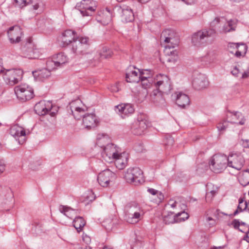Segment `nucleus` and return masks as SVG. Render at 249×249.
I'll use <instances>...</instances> for the list:
<instances>
[{
	"instance_id": "1",
	"label": "nucleus",
	"mask_w": 249,
	"mask_h": 249,
	"mask_svg": "<svg viewBox=\"0 0 249 249\" xmlns=\"http://www.w3.org/2000/svg\"><path fill=\"white\" fill-rule=\"evenodd\" d=\"M160 39L161 44L164 46L165 53L169 56H172L173 61L177 60L178 52L174 50V48L178 46L179 39L175 31L171 29L164 30L161 34Z\"/></svg>"
},
{
	"instance_id": "2",
	"label": "nucleus",
	"mask_w": 249,
	"mask_h": 249,
	"mask_svg": "<svg viewBox=\"0 0 249 249\" xmlns=\"http://www.w3.org/2000/svg\"><path fill=\"white\" fill-rule=\"evenodd\" d=\"M215 36V30L211 28L202 29L192 35V42L195 46L206 45L211 43Z\"/></svg>"
},
{
	"instance_id": "3",
	"label": "nucleus",
	"mask_w": 249,
	"mask_h": 249,
	"mask_svg": "<svg viewBox=\"0 0 249 249\" xmlns=\"http://www.w3.org/2000/svg\"><path fill=\"white\" fill-rule=\"evenodd\" d=\"M90 42L88 37H78L72 44L71 50L76 55L91 54Z\"/></svg>"
},
{
	"instance_id": "4",
	"label": "nucleus",
	"mask_w": 249,
	"mask_h": 249,
	"mask_svg": "<svg viewBox=\"0 0 249 249\" xmlns=\"http://www.w3.org/2000/svg\"><path fill=\"white\" fill-rule=\"evenodd\" d=\"M124 178L127 182L135 186L139 185L144 182L143 172L139 167L127 169Z\"/></svg>"
},
{
	"instance_id": "5",
	"label": "nucleus",
	"mask_w": 249,
	"mask_h": 249,
	"mask_svg": "<svg viewBox=\"0 0 249 249\" xmlns=\"http://www.w3.org/2000/svg\"><path fill=\"white\" fill-rule=\"evenodd\" d=\"M149 124L148 116L143 113L138 115L137 119L132 124V133L136 135H141L144 133Z\"/></svg>"
},
{
	"instance_id": "6",
	"label": "nucleus",
	"mask_w": 249,
	"mask_h": 249,
	"mask_svg": "<svg viewBox=\"0 0 249 249\" xmlns=\"http://www.w3.org/2000/svg\"><path fill=\"white\" fill-rule=\"evenodd\" d=\"M209 165L213 172L221 173L228 166L227 157L224 155L215 154L211 159Z\"/></svg>"
},
{
	"instance_id": "7",
	"label": "nucleus",
	"mask_w": 249,
	"mask_h": 249,
	"mask_svg": "<svg viewBox=\"0 0 249 249\" xmlns=\"http://www.w3.org/2000/svg\"><path fill=\"white\" fill-rule=\"evenodd\" d=\"M23 74V71L21 69H8L3 73V78L7 84L13 86L21 80Z\"/></svg>"
},
{
	"instance_id": "8",
	"label": "nucleus",
	"mask_w": 249,
	"mask_h": 249,
	"mask_svg": "<svg viewBox=\"0 0 249 249\" xmlns=\"http://www.w3.org/2000/svg\"><path fill=\"white\" fill-rule=\"evenodd\" d=\"M154 86L157 89L166 93L172 89L171 80L166 75L160 74L157 75L154 79Z\"/></svg>"
},
{
	"instance_id": "9",
	"label": "nucleus",
	"mask_w": 249,
	"mask_h": 249,
	"mask_svg": "<svg viewBox=\"0 0 249 249\" xmlns=\"http://www.w3.org/2000/svg\"><path fill=\"white\" fill-rule=\"evenodd\" d=\"M14 90L18 98L24 102L31 99L34 96L33 89L25 84L16 86Z\"/></svg>"
},
{
	"instance_id": "10",
	"label": "nucleus",
	"mask_w": 249,
	"mask_h": 249,
	"mask_svg": "<svg viewBox=\"0 0 249 249\" xmlns=\"http://www.w3.org/2000/svg\"><path fill=\"white\" fill-rule=\"evenodd\" d=\"M120 153V149L113 143H109L104 148L102 158L107 162H113L114 158Z\"/></svg>"
},
{
	"instance_id": "11",
	"label": "nucleus",
	"mask_w": 249,
	"mask_h": 249,
	"mask_svg": "<svg viewBox=\"0 0 249 249\" xmlns=\"http://www.w3.org/2000/svg\"><path fill=\"white\" fill-rule=\"evenodd\" d=\"M83 16H91L96 10V3L94 0H83L76 5Z\"/></svg>"
},
{
	"instance_id": "12",
	"label": "nucleus",
	"mask_w": 249,
	"mask_h": 249,
	"mask_svg": "<svg viewBox=\"0 0 249 249\" xmlns=\"http://www.w3.org/2000/svg\"><path fill=\"white\" fill-rule=\"evenodd\" d=\"M137 205L135 204L134 207L127 205L125 207V219L130 224H136L141 219V214L140 212L135 211L134 209H139Z\"/></svg>"
},
{
	"instance_id": "13",
	"label": "nucleus",
	"mask_w": 249,
	"mask_h": 249,
	"mask_svg": "<svg viewBox=\"0 0 249 249\" xmlns=\"http://www.w3.org/2000/svg\"><path fill=\"white\" fill-rule=\"evenodd\" d=\"M228 165L229 167L240 170L245 163V160L240 153H231L227 157Z\"/></svg>"
},
{
	"instance_id": "14",
	"label": "nucleus",
	"mask_w": 249,
	"mask_h": 249,
	"mask_svg": "<svg viewBox=\"0 0 249 249\" xmlns=\"http://www.w3.org/2000/svg\"><path fill=\"white\" fill-rule=\"evenodd\" d=\"M116 178V175L114 173L109 169H106L98 174L97 180L101 186L106 187L109 185L110 182L114 181Z\"/></svg>"
},
{
	"instance_id": "15",
	"label": "nucleus",
	"mask_w": 249,
	"mask_h": 249,
	"mask_svg": "<svg viewBox=\"0 0 249 249\" xmlns=\"http://www.w3.org/2000/svg\"><path fill=\"white\" fill-rule=\"evenodd\" d=\"M83 124L85 127L88 129H94L100 123L98 118L93 113H87L83 115Z\"/></svg>"
},
{
	"instance_id": "16",
	"label": "nucleus",
	"mask_w": 249,
	"mask_h": 249,
	"mask_svg": "<svg viewBox=\"0 0 249 249\" xmlns=\"http://www.w3.org/2000/svg\"><path fill=\"white\" fill-rule=\"evenodd\" d=\"M8 36L11 43H18L23 35L21 28L18 25L11 27L7 31Z\"/></svg>"
},
{
	"instance_id": "17",
	"label": "nucleus",
	"mask_w": 249,
	"mask_h": 249,
	"mask_svg": "<svg viewBox=\"0 0 249 249\" xmlns=\"http://www.w3.org/2000/svg\"><path fill=\"white\" fill-rule=\"evenodd\" d=\"M10 134L14 137L19 144H22L25 141V131L18 124L12 126L10 129Z\"/></svg>"
},
{
	"instance_id": "18",
	"label": "nucleus",
	"mask_w": 249,
	"mask_h": 249,
	"mask_svg": "<svg viewBox=\"0 0 249 249\" xmlns=\"http://www.w3.org/2000/svg\"><path fill=\"white\" fill-rule=\"evenodd\" d=\"M227 119L228 122L232 124H237L240 125H243L246 121L243 114L238 111H227Z\"/></svg>"
},
{
	"instance_id": "19",
	"label": "nucleus",
	"mask_w": 249,
	"mask_h": 249,
	"mask_svg": "<svg viewBox=\"0 0 249 249\" xmlns=\"http://www.w3.org/2000/svg\"><path fill=\"white\" fill-rule=\"evenodd\" d=\"M76 33L71 30L65 31L62 35L61 42L63 47H66L75 41L78 38Z\"/></svg>"
},
{
	"instance_id": "20",
	"label": "nucleus",
	"mask_w": 249,
	"mask_h": 249,
	"mask_svg": "<svg viewBox=\"0 0 249 249\" xmlns=\"http://www.w3.org/2000/svg\"><path fill=\"white\" fill-rule=\"evenodd\" d=\"M192 85L196 89L201 90L207 87L209 82L205 75L199 74L194 78Z\"/></svg>"
},
{
	"instance_id": "21",
	"label": "nucleus",
	"mask_w": 249,
	"mask_h": 249,
	"mask_svg": "<svg viewBox=\"0 0 249 249\" xmlns=\"http://www.w3.org/2000/svg\"><path fill=\"white\" fill-rule=\"evenodd\" d=\"M175 95H176V103L178 107L184 108L189 106L190 100L188 95L181 92H176L175 93Z\"/></svg>"
},
{
	"instance_id": "22",
	"label": "nucleus",
	"mask_w": 249,
	"mask_h": 249,
	"mask_svg": "<svg viewBox=\"0 0 249 249\" xmlns=\"http://www.w3.org/2000/svg\"><path fill=\"white\" fill-rule=\"evenodd\" d=\"M32 74L36 81H44L51 75V72L48 69L43 68L33 71Z\"/></svg>"
},
{
	"instance_id": "23",
	"label": "nucleus",
	"mask_w": 249,
	"mask_h": 249,
	"mask_svg": "<svg viewBox=\"0 0 249 249\" xmlns=\"http://www.w3.org/2000/svg\"><path fill=\"white\" fill-rule=\"evenodd\" d=\"M115 107L118 110V112L122 115L123 118L133 114L135 110L133 106L130 104H122L115 106Z\"/></svg>"
},
{
	"instance_id": "24",
	"label": "nucleus",
	"mask_w": 249,
	"mask_h": 249,
	"mask_svg": "<svg viewBox=\"0 0 249 249\" xmlns=\"http://www.w3.org/2000/svg\"><path fill=\"white\" fill-rule=\"evenodd\" d=\"M114 158V162L117 168L119 170L124 169L127 164L128 157L125 153H120Z\"/></svg>"
},
{
	"instance_id": "25",
	"label": "nucleus",
	"mask_w": 249,
	"mask_h": 249,
	"mask_svg": "<svg viewBox=\"0 0 249 249\" xmlns=\"http://www.w3.org/2000/svg\"><path fill=\"white\" fill-rule=\"evenodd\" d=\"M79 103V101H75L70 104L71 113L74 118L77 120H80L82 114L85 111L84 108L77 106V104Z\"/></svg>"
},
{
	"instance_id": "26",
	"label": "nucleus",
	"mask_w": 249,
	"mask_h": 249,
	"mask_svg": "<svg viewBox=\"0 0 249 249\" xmlns=\"http://www.w3.org/2000/svg\"><path fill=\"white\" fill-rule=\"evenodd\" d=\"M229 48H235L237 49L235 55L237 57L245 55L247 51L248 47L245 43H231L229 44Z\"/></svg>"
},
{
	"instance_id": "27",
	"label": "nucleus",
	"mask_w": 249,
	"mask_h": 249,
	"mask_svg": "<svg viewBox=\"0 0 249 249\" xmlns=\"http://www.w3.org/2000/svg\"><path fill=\"white\" fill-rule=\"evenodd\" d=\"M162 92L158 89H154L150 94L151 101L156 105H164L165 100L162 95Z\"/></svg>"
},
{
	"instance_id": "28",
	"label": "nucleus",
	"mask_w": 249,
	"mask_h": 249,
	"mask_svg": "<svg viewBox=\"0 0 249 249\" xmlns=\"http://www.w3.org/2000/svg\"><path fill=\"white\" fill-rule=\"evenodd\" d=\"M144 73H139V71L135 70H131L127 72L125 74V78L127 82L138 83L140 81L141 77Z\"/></svg>"
},
{
	"instance_id": "29",
	"label": "nucleus",
	"mask_w": 249,
	"mask_h": 249,
	"mask_svg": "<svg viewBox=\"0 0 249 249\" xmlns=\"http://www.w3.org/2000/svg\"><path fill=\"white\" fill-rule=\"evenodd\" d=\"M50 107L46 105V103L45 101H41L36 103L34 107V110L35 112L38 115H45L49 111H50Z\"/></svg>"
},
{
	"instance_id": "30",
	"label": "nucleus",
	"mask_w": 249,
	"mask_h": 249,
	"mask_svg": "<svg viewBox=\"0 0 249 249\" xmlns=\"http://www.w3.org/2000/svg\"><path fill=\"white\" fill-rule=\"evenodd\" d=\"M21 55L23 57L28 58L29 59L33 58V54L34 53V46L31 42L26 43L21 48Z\"/></svg>"
},
{
	"instance_id": "31",
	"label": "nucleus",
	"mask_w": 249,
	"mask_h": 249,
	"mask_svg": "<svg viewBox=\"0 0 249 249\" xmlns=\"http://www.w3.org/2000/svg\"><path fill=\"white\" fill-rule=\"evenodd\" d=\"M134 20V15L131 8L127 7L122 10L121 20L124 23L131 22Z\"/></svg>"
},
{
	"instance_id": "32",
	"label": "nucleus",
	"mask_w": 249,
	"mask_h": 249,
	"mask_svg": "<svg viewBox=\"0 0 249 249\" xmlns=\"http://www.w3.org/2000/svg\"><path fill=\"white\" fill-rule=\"evenodd\" d=\"M140 81H141L142 87L144 89L149 88L154 85V79L152 77H150L149 74L146 76L144 74H142L141 77Z\"/></svg>"
},
{
	"instance_id": "33",
	"label": "nucleus",
	"mask_w": 249,
	"mask_h": 249,
	"mask_svg": "<svg viewBox=\"0 0 249 249\" xmlns=\"http://www.w3.org/2000/svg\"><path fill=\"white\" fill-rule=\"evenodd\" d=\"M86 224V221L82 217H76L73 221V225L78 232H80Z\"/></svg>"
},
{
	"instance_id": "34",
	"label": "nucleus",
	"mask_w": 249,
	"mask_h": 249,
	"mask_svg": "<svg viewBox=\"0 0 249 249\" xmlns=\"http://www.w3.org/2000/svg\"><path fill=\"white\" fill-rule=\"evenodd\" d=\"M59 211L64 214L66 216L71 219H72L73 215V214L75 213L74 210L71 208L64 205H60L59 207Z\"/></svg>"
},
{
	"instance_id": "35",
	"label": "nucleus",
	"mask_w": 249,
	"mask_h": 249,
	"mask_svg": "<svg viewBox=\"0 0 249 249\" xmlns=\"http://www.w3.org/2000/svg\"><path fill=\"white\" fill-rule=\"evenodd\" d=\"M12 195V191L9 187L0 186V200H4Z\"/></svg>"
},
{
	"instance_id": "36",
	"label": "nucleus",
	"mask_w": 249,
	"mask_h": 249,
	"mask_svg": "<svg viewBox=\"0 0 249 249\" xmlns=\"http://www.w3.org/2000/svg\"><path fill=\"white\" fill-rule=\"evenodd\" d=\"M53 58L55 59V63H56L58 67L67 63L68 59L67 56L64 53H58L55 56H54Z\"/></svg>"
},
{
	"instance_id": "37",
	"label": "nucleus",
	"mask_w": 249,
	"mask_h": 249,
	"mask_svg": "<svg viewBox=\"0 0 249 249\" xmlns=\"http://www.w3.org/2000/svg\"><path fill=\"white\" fill-rule=\"evenodd\" d=\"M237 20L231 19L228 21L227 24L224 26L223 30L224 33L235 31L236 27Z\"/></svg>"
},
{
	"instance_id": "38",
	"label": "nucleus",
	"mask_w": 249,
	"mask_h": 249,
	"mask_svg": "<svg viewBox=\"0 0 249 249\" xmlns=\"http://www.w3.org/2000/svg\"><path fill=\"white\" fill-rule=\"evenodd\" d=\"M147 191L152 195H157V198L155 199V201L157 204L161 203L164 198V195L161 192H159L154 189L148 188Z\"/></svg>"
},
{
	"instance_id": "39",
	"label": "nucleus",
	"mask_w": 249,
	"mask_h": 249,
	"mask_svg": "<svg viewBox=\"0 0 249 249\" xmlns=\"http://www.w3.org/2000/svg\"><path fill=\"white\" fill-rule=\"evenodd\" d=\"M163 221L166 224L176 223V218L174 213L171 212L170 213H168L167 215L164 216Z\"/></svg>"
},
{
	"instance_id": "40",
	"label": "nucleus",
	"mask_w": 249,
	"mask_h": 249,
	"mask_svg": "<svg viewBox=\"0 0 249 249\" xmlns=\"http://www.w3.org/2000/svg\"><path fill=\"white\" fill-rule=\"evenodd\" d=\"M175 216L176 218V223H179L184 221L187 219L189 216L188 213L184 211L175 214Z\"/></svg>"
},
{
	"instance_id": "41",
	"label": "nucleus",
	"mask_w": 249,
	"mask_h": 249,
	"mask_svg": "<svg viewBox=\"0 0 249 249\" xmlns=\"http://www.w3.org/2000/svg\"><path fill=\"white\" fill-rule=\"evenodd\" d=\"M100 56L101 58H108L112 55V52L111 50L106 47H103L100 52Z\"/></svg>"
},
{
	"instance_id": "42",
	"label": "nucleus",
	"mask_w": 249,
	"mask_h": 249,
	"mask_svg": "<svg viewBox=\"0 0 249 249\" xmlns=\"http://www.w3.org/2000/svg\"><path fill=\"white\" fill-rule=\"evenodd\" d=\"M46 66V69H48L50 71L51 70H54L58 67V65L56 64V63H55V61L54 58H53L52 59H49L47 61Z\"/></svg>"
},
{
	"instance_id": "43",
	"label": "nucleus",
	"mask_w": 249,
	"mask_h": 249,
	"mask_svg": "<svg viewBox=\"0 0 249 249\" xmlns=\"http://www.w3.org/2000/svg\"><path fill=\"white\" fill-rule=\"evenodd\" d=\"M219 191V188L217 186L213 187V189L211 190L210 192H208L206 195V199H208L210 198L211 200L214 196L218 193Z\"/></svg>"
},
{
	"instance_id": "44",
	"label": "nucleus",
	"mask_w": 249,
	"mask_h": 249,
	"mask_svg": "<svg viewBox=\"0 0 249 249\" xmlns=\"http://www.w3.org/2000/svg\"><path fill=\"white\" fill-rule=\"evenodd\" d=\"M229 123L228 121H222L218 123L216 125L218 130L222 132L225 131L228 126Z\"/></svg>"
},
{
	"instance_id": "45",
	"label": "nucleus",
	"mask_w": 249,
	"mask_h": 249,
	"mask_svg": "<svg viewBox=\"0 0 249 249\" xmlns=\"http://www.w3.org/2000/svg\"><path fill=\"white\" fill-rule=\"evenodd\" d=\"M244 208H243V204H238V206L237 207V209L236 211L234 212L232 215L235 216L237 215L239 213L243 212L244 210H245L247 208V202H245L244 204Z\"/></svg>"
},
{
	"instance_id": "46",
	"label": "nucleus",
	"mask_w": 249,
	"mask_h": 249,
	"mask_svg": "<svg viewBox=\"0 0 249 249\" xmlns=\"http://www.w3.org/2000/svg\"><path fill=\"white\" fill-rule=\"evenodd\" d=\"M16 4L20 8H22L29 3L31 0H15Z\"/></svg>"
},
{
	"instance_id": "47",
	"label": "nucleus",
	"mask_w": 249,
	"mask_h": 249,
	"mask_svg": "<svg viewBox=\"0 0 249 249\" xmlns=\"http://www.w3.org/2000/svg\"><path fill=\"white\" fill-rule=\"evenodd\" d=\"M231 225L233 226V227L235 229H238L240 231L243 232H244L242 230L239 229V226H240V222L238 220L234 219L231 223Z\"/></svg>"
},
{
	"instance_id": "48",
	"label": "nucleus",
	"mask_w": 249,
	"mask_h": 249,
	"mask_svg": "<svg viewBox=\"0 0 249 249\" xmlns=\"http://www.w3.org/2000/svg\"><path fill=\"white\" fill-rule=\"evenodd\" d=\"M83 241L88 246V245L91 242V239L89 236L87 235H83Z\"/></svg>"
},
{
	"instance_id": "49",
	"label": "nucleus",
	"mask_w": 249,
	"mask_h": 249,
	"mask_svg": "<svg viewBox=\"0 0 249 249\" xmlns=\"http://www.w3.org/2000/svg\"><path fill=\"white\" fill-rule=\"evenodd\" d=\"M231 73L233 76H234L235 77H237V76H238V75L239 73V70L237 68V67L236 66H235L234 67L233 70L231 71Z\"/></svg>"
},
{
	"instance_id": "50",
	"label": "nucleus",
	"mask_w": 249,
	"mask_h": 249,
	"mask_svg": "<svg viewBox=\"0 0 249 249\" xmlns=\"http://www.w3.org/2000/svg\"><path fill=\"white\" fill-rule=\"evenodd\" d=\"M137 71H139V73H144V75L146 76L148 74L150 75V77H151L152 76V73L150 71L148 70H140V69H137Z\"/></svg>"
},
{
	"instance_id": "51",
	"label": "nucleus",
	"mask_w": 249,
	"mask_h": 249,
	"mask_svg": "<svg viewBox=\"0 0 249 249\" xmlns=\"http://www.w3.org/2000/svg\"><path fill=\"white\" fill-rule=\"evenodd\" d=\"M242 142L244 147L249 148V139H242Z\"/></svg>"
},
{
	"instance_id": "52",
	"label": "nucleus",
	"mask_w": 249,
	"mask_h": 249,
	"mask_svg": "<svg viewBox=\"0 0 249 249\" xmlns=\"http://www.w3.org/2000/svg\"><path fill=\"white\" fill-rule=\"evenodd\" d=\"M5 170V164L2 160H0V174L3 173Z\"/></svg>"
},
{
	"instance_id": "53",
	"label": "nucleus",
	"mask_w": 249,
	"mask_h": 249,
	"mask_svg": "<svg viewBox=\"0 0 249 249\" xmlns=\"http://www.w3.org/2000/svg\"><path fill=\"white\" fill-rule=\"evenodd\" d=\"M6 69L3 67V63L2 59L0 58V73H3Z\"/></svg>"
},
{
	"instance_id": "54",
	"label": "nucleus",
	"mask_w": 249,
	"mask_h": 249,
	"mask_svg": "<svg viewBox=\"0 0 249 249\" xmlns=\"http://www.w3.org/2000/svg\"><path fill=\"white\" fill-rule=\"evenodd\" d=\"M244 240L249 243V228L248 229V231L246 232V235L244 237Z\"/></svg>"
},
{
	"instance_id": "55",
	"label": "nucleus",
	"mask_w": 249,
	"mask_h": 249,
	"mask_svg": "<svg viewBox=\"0 0 249 249\" xmlns=\"http://www.w3.org/2000/svg\"><path fill=\"white\" fill-rule=\"evenodd\" d=\"M249 76V71L244 72L242 75V78L246 79Z\"/></svg>"
},
{
	"instance_id": "56",
	"label": "nucleus",
	"mask_w": 249,
	"mask_h": 249,
	"mask_svg": "<svg viewBox=\"0 0 249 249\" xmlns=\"http://www.w3.org/2000/svg\"><path fill=\"white\" fill-rule=\"evenodd\" d=\"M171 201L169 202V205L173 208H175L177 206V202L176 201H173L172 203H171Z\"/></svg>"
},
{
	"instance_id": "57",
	"label": "nucleus",
	"mask_w": 249,
	"mask_h": 249,
	"mask_svg": "<svg viewBox=\"0 0 249 249\" xmlns=\"http://www.w3.org/2000/svg\"><path fill=\"white\" fill-rule=\"evenodd\" d=\"M220 19L219 18H216L214 19V20L213 21V24L215 25V24L218 23L220 22Z\"/></svg>"
},
{
	"instance_id": "58",
	"label": "nucleus",
	"mask_w": 249,
	"mask_h": 249,
	"mask_svg": "<svg viewBox=\"0 0 249 249\" xmlns=\"http://www.w3.org/2000/svg\"><path fill=\"white\" fill-rule=\"evenodd\" d=\"M150 0H138L139 2L142 3H145L148 2Z\"/></svg>"
},
{
	"instance_id": "59",
	"label": "nucleus",
	"mask_w": 249,
	"mask_h": 249,
	"mask_svg": "<svg viewBox=\"0 0 249 249\" xmlns=\"http://www.w3.org/2000/svg\"><path fill=\"white\" fill-rule=\"evenodd\" d=\"M244 201L243 198H240L239 199V204H243V202Z\"/></svg>"
},
{
	"instance_id": "60",
	"label": "nucleus",
	"mask_w": 249,
	"mask_h": 249,
	"mask_svg": "<svg viewBox=\"0 0 249 249\" xmlns=\"http://www.w3.org/2000/svg\"><path fill=\"white\" fill-rule=\"evenodd\" d=\"M81 249H92V248L89 246H86L85 247H82Z\"/></svg>"
},
{
	"instance_id": "61",
	"label": "nucleus",
	"mask_w": 249,
	"mask_h": 249,
	"mask_svg": "<svg viewBox=\"0 0 249 249\" xmlns=\"http://www.w3.org/2000/svg\"><path fill=\"white\" fill-rule=\"evenodd\" d=\"M240 181V183H241V184L242 185H243V186H246V185H247L248 184H249V181H248L247 183H242V182H241L242 181H241V179Z\"/></svg>"
},
{
	"instance_id": "62",
	"label": "nucleus",
	"mask_w": 249,
	"mask_h": 249,
	"mask_svg": "<svg viewBox=\"0 0 249 249\" xmlns=\"http://www.w3.org/2000/svg\"><path fill=\"white\" fill-rule=\"evenodd\" d=\"M108 12L109 13V17L108 18V19L107 21V23H108V22L109 21H111V16H110V13H109V11H108Z\"/></svg>"
},
{
	"instance_id": "63",
	"label": "nucleus",
	"mask_w": 249,
	"mask_h": 249,
	"mask_svg": "<svg viewBox=\"0 0 249 249\" xmlns=\"http://www.w3.org/2000/svg\"><path fill=\"white\" fill-rule=\"evenodd\" d=\"M33 6H34V9H35V10H37L39 7V5L38 4H36L34 5Z\"/></svg>"
},
{
	"instance_id": "64",
	"label": "nucleus",
	"mask_w": 249,
	"mask_h": 249,
	"mask_svg": "<svg viewBox=\"0 0 249 249\" xmlns=\"http://www.w3.org/2000/svg\"><path fill=\"white\" fill-rule=\"evenodd\" d=\"M212 219H213V218H211V217H208V221L211 220H212Z\"/></svg>"
}]
</instances>
